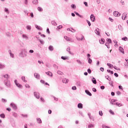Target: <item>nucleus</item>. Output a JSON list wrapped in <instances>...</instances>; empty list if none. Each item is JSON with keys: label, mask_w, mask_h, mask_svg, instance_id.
<instances>
[{"label": "nucleus", "mask_w": 128, "mask_h": 128, "mask_svg": "<svg viewBox=\"0 0 128 128\" xmlns=\"http://www.w3.org/2000/svg\"><path fill=\"white\" fill-rule=\"evenodd\" d=\"M104 38H102L100 40H99L100 44H104Z\"/></svg>", "instance_id": "6e6552de"}, {"label": "nucleus", "mask_w": 128, "mask_h": 128, "mask_svg": "<svg viewBox=\"0 0 128 128\" xmlns=\"http://www.w3.org/2000/svg\"><path fill=\"white\" fill-rule=\"evenodd\" d=\"M4 12H8V8H5Z\"/></svg>", "instance_id": "6e6d98bb"}, {"label": "nucleus", "mask_w": 128, "mask_h": 128, "mask_svg": "<svg viewBox=\"0 0 128 128\" xmlns=\"http://www.w3.org/2000/svg\"><path fill=\"white\" fill-rule=\"evenodd\" d=\"M21 80H22L24 82H26V78L24 76H22Z\"/></svg>", "instance_id": "cd10ccee"}, {"label": "nucleus", "mask_w": 128, "mask_h": 128, "mask_svg": "<svg viewBox=\"0 0 128 128\" xmlns=\"http://www.w3.org/2000/svg\"><path fill=\"white\" fill-rule=\"evenodd\" d=\"M84 6H88V4L87 2H84Z\"/></svg>", "instance_id": "5fc2aeb1"}, {"label": "nucleus", "mask_w": 128, "mask_h": 128, "mask_svg": "<svg viewBox=\"0 0 128 128\" xmlns=\"http://www.w3.org/2000/svg\"><path fill=\"white\" fill-rule=\"evenodd\" d=\"M22 38H25L26 40H28V36L24 34H22Z\"/></svg>", "instance_id": "2eb2a0df"}, {"label": "nucleus", "mask_w": 128, "mask_h": 128, "mask_svg": "<svg viewBox=\"0 0 128 128\" xmlns=\"http://www.w3.org/2000/svg\"><path fill=\"white\" fill-rule=\"evenodd\" d=\"M106 41L109 42V44H112V39L110 38H107Z\"/></svg>", "instance_id": "e433bc0d"}, {"label": "nucleus", "mask_w": 128, "mask_h": 128, "mask_svg": "<svg viewBox=\"0 0 128 128\" xmlns=\"http://www.w3.org/2000/svg\"><path fill=\"white\" fill-rule=\"evenodd\" d=\"M118 88H119V89H120V90H124V89L122 88V86H120V85L118 86Z\"/></svg>", "instance_id": "052dcab7"}, {"label": "nucleus", "mask_w": 128, "mask_h": 128, "mask_svg": "<svg viewBox=\"0 0 128 128\" xmlns=\"http://www.w3.org/2000/svg\"><path fill=\"white\" fill-rule=\"evenodd\" d=\"M92 90L94 92H96V88H92Z\"/></svg>", "instance_id": "e2e57ef3"}, {"label": "nucleus", "mask_w": 128, "mask_h": 128, "mask_svg": "<svg viewBox=\"0 0 128 128\" xmlns=\"http://www.w3.org/2000/svg\"><path fill=\"white\" fill-rule=\"evenodd\" d=\"M62 60H68V56H62L61 57Z\"/></svg>", "instance_id": "a211bd4d"}, {"label": "nucleus", "mask_w": 128, "mask_h": 128, "mask_svg": "<svg viewBox=\"0 0 128 128\" xmlns=\"http://www.w3.org/2000/svg\"><path fill=\"white\" fill-rule=\"evenodd\" d=\"M100 88L101 90H104V86H100Z\"/></svg>", "instance_id": "774afa93"}, {"label": "nucleus", "mask_w": 128, "mask_h": 128, "mask_svg": "<svg viewBox=\"0 0 128 128\" xmlns=\"http://www.w3.org/2000/svg\"><path fill=\"white\" fill-rule=\"evenodd\" d=\"M26 28H27V30H32V26H26Z\"/></svg>", "instance_id": "72a5a7b5"}, {"label": "nucleus", "mask_w": 128, "mask_h": 128, "mask_svg": "<svg viewBox=\"0 0 128 128\" xmlns=\"http://www.w3.org/2000/svg\"><path fill=\"white\" fill-rule=\"evenodd\" d=\"M119 50L120 52H122L123 54H124V48H122V46L119 47Z\"/></svg>", "instance_id": "0eeeda50"}, {"label": "nucleus", "mask_w": 128, "mask_h": 128, "mask_svg": "<svg viewBox=\"0 0 128 128\" xmlns=\"http://www.w3.org/2000/svg\"><path fill=\"white\" fill-rule=\"evenodd\" d=\"M105 78H106V80H111L110 78V76H106Z\"/></svg>", "instance_id": "ea45409f"}, {"label": "nucleus", "mask_w": 128, "mask_h": 128, "mask_svg": "<svg viewBox=\"0 0 128 128\" xmlns=\"http://www.w3.org/2000/svg\"><path fill=\"white\" fill-rule=\"evenodd\" d=\"M11 106H12V108H14V110H16V104L14 103H12L10 104Z\"/></svg>", "instance_id": "dca6fc26"}, {"label": "nucleus", "mask_w": 128, "mask_h": 128, "mask_svg": "<svg viewBox=\"0 0 128 128\" xmlns=\"http://www.w3.org/2000/svg\"><path fill=\"white\" fill-rule=\"evenodd\" d=\"M37 122H38V124H42V120L40 118H38L37 119Z\"/></svg>", "instance_id": "f704fd0d"}, {"label": "nucleus", "mask_w": 128, "mask_h": 128, "mask_svg": "<svg viewBox=\"0 0 128 128\" xmlns=\"http://www.w3.org/2000/svg\"><path fill=\"white\" fill-rule=\"evenodd\" d=\"M32 4H38V0H34L32 1Z\"/></svg>", "instance_id": "4be33fe9"}, {"label": "nucleus", "mask_w": 128, "mask_h": 128, "mask_svg": "<svg viewBox=\"0 0 128 128\" xmlns=\"http://www.w3.org/2000/svg\"><path fill=\"white\" fill-rule=\"evenodd\" d=\"M71 28V32H76V30H74V28Z\"/></svg>", "instance_id": "bf43d9fd"}, {"label": "nucleus", "mask_w": 128, "mask_h": 128, "mask_svg": "<svg viewBox=\"0 0 128 128\" xmlns=\"http://www.w3.org/2000/svg\"><path fill=\"white\" fill-rule=\"evenodd\" d=\"M57 73L58 74H60L61 76H62V74H64V72H62L60 70H58Z\"/></svg>", "instance_id": "7c9ffc66"}, {"label": "nucleus", "mask_w": 128, "mask_h": 128, "mask_svg": "<svg viewBox=\"0 0 128 128\" xmlns=\"http://www.w3.org/2000/svg\"><path fill=\"white\" fill-rule=\"evenodd\" d=\"M34 96H40V94L38 92H34Z\"/></svg>", "instance_id": "ddd939ff"}, {"label": "nucleus", "mask_w": 128, "mask_h": 128, "mask_svg": "<svg viewBox=\"0 0 128 128\" xmlns=\"http://www.w3.org/2000/svg\"><path fill=\"white\" fill-rule=\"evenodd\" d=\"M126 14L124 13L122 15V20H126Z\"/></svg>", "instance_id": "4468645a"}, {"label": "nucleus", "mask_w": 128, "mask_h": 128, "mask_svg": "<svg viewBox=\"0 0 128 128\" xmlns=\"http://www.w3.org/2000/svg\"><path fill=\"white\" fill-rule=\"evenodd\" d=\"M128 40V38L127 37H124L123 38H122V40Z\"/></svg>", "instance_id": "864d4df0"}, {"label": "nucleus", "mask_w": 128, "mask_h": 128, "mask_svg": "<svg viewBox=\"0 0 128 128\" xmlns=\"http://www.w3.org/2000/svg\"><path fill=\"white\" fill-rule=\"evenodd\" d=\"M86 22L88 24V26H92V24H90V22L88 20H86Z\"/></svg>", "instance_id": "79ce46f5"}, {"label": "nucleus", "mask_w": 128, "mask_h": 128, "mask_svg": "<svg viewBox=\"0 0 128 128\" xmlns=\"http://www.w3.org/2000/svg\"><path fill=\"white\" fill-rule=\"evenodd\" d=\"M66 51L68 52H69V54H72V52H70V48H68L67 49H66Z\"/></svg>", "instance_id": "5701e85b"}, {"label": "nucleus", "mask_w": 128, "mask_h": 128, "mask_svg": "<svg viewBox=\"0 0 128 128\" xmlns=\"http://www.w3.org/2000/svg\"><path fill=\"white\" fill-rule=\"evenodd\" d=\"M78 108H82V103H79L78 105Z\"/></svg>", "instance_id": "393cba45"}, {"label": "nucleus", "mask_w": 128, "mask_h": 128, "mask_svg": "<svg viewBox=\"0 0 128 128\" xmlns=\"http://www.w3.org/2000/svg\"><path fill=\"white\" fill-rule=\"evenodd\" d=\"M99 114L100 116H102V114H104L102 113V111H99Z\"/></svg>", "instance_id": "49530a36"}, {"label": "nucleus", "mask_w": 128, "mask_h": 128, "mask_svg": "<svg viewBox=\"0 0 128 128\" xmlns=\"http://www.w3.org/2000/svg\"><path fill=\"white\" fill-rule=\"evenodd\" d=\"M107 66H109V68H112L114 66V65H112L110 63H108Z\"/></svg>", "instance_id": "2f4dec72"}, {"label": "nucleus", "mask_w": 128, "mask_h": 128, "mask_svg": "<svg viewBox=\"0 0 128 128\" xmlns=\"http://www.w3.org/2000/svg\"><path fill=\"white\" fill-rule=\"evenodd\" d=\"M46 32L48 34H50V29L48 28H47Z\"/></svg>", "instance_id": "3c124183"}, {"label": "nucleus", "mask_w": 128, "mask_h": 128, "mask_svg": "<svg viewBox=\"0 0 128 128\" xmlns=\"http://www.w3.org/2000/svg\"><path fill=\"white\" fill-rule=\"evenodd\" d=\"M38 10L39 12H42V8H40V7H38Z\"/></svg>", "instance_id": "4c0bfd02"}, {"label": "nucleus", "mask_w": 128, "mask_h": 128, "mask_svg": "<svg viewBox=\"0 0 128 128\" xmlns=\"http://www.w3.org/2000/svg\"><path fill=\"white\" fill-rule=\"evenodd\" d=\"M85 92L86 94L90 96H92V93H90L88 90H86Z\"/></svg>", "instance_id": "9d476101"}, {"label": "nucleus", "mask_w": 128, "mask_h": 128, "mask_svg": "<svg viewBox=\"0 0 128 128\" xmlns=\"http://www.w3.org/2000/svg\"><path fill=\"white\" fill-rule=\"evenodd\" d=\"M94 125L92 124H90L88 126V128H94Z\"/></svg>", "instance_id": "13d9d810"}, {"label": "nucleus", "mask_w": 128, "mask_h": 128, "mask_svg": "<svg viewBox=\"0 0 128 128\" xmlns=\"http://www.w3.org/2000/svg\"><path fill=\"white\" fill-rule=\"evenodd\" d=\"M113 14L114 16H120V14L117 11H114L113 13Z\"/></svg>", "instance_id": "20e7f679"}, {"label": "nucleus", "mask_w": 128, "mask_h": 128, "mask_svg": "<svg viewBox=\"0 0 128 128\" xmlns=\"http://www.w3.org/2000/svg\"><path fill=\"white\" fill-rule=\"evenodd\" d=\"M87 60H88V62L89 64H92V58H87Z\"/></svg>", "instance_id": "a878e982"}, {"label": "nucleus", "mask_w": 128, "mask_h": 128, "mask_svg": "<svg viewBox=\"0 0 128 128\" xmlns=\"http://www.w3.org/2000/svg\"><path fill=\"white\" fill-rule=\"evenodd\" d=\"M38 40H39L40 44H44V40H41L40 39H38Z\"/></svg>", "instance_id": "c85d7f7f"}, {"label": "nucleus", "mask_w": 128, "mask_h": 128, "mask_svg": "<svg viewBox=\"0 0 128 128\" xmlns=\"http://www.w3.org/2000/svg\"><path fill=\"white\" fill-rule=\"evenodd\" d=\"M4 84L7 88H10V82L8 79L4 80Z\"/></svg>", "instance_id": "f03ea898"}, {"label": "nucleus", "mask_w": 128, "mask_h": 128, "mask_svg": "<svg viewBox=\"0 0 128 128\" xmlns=\"http://www.w3.org/2000/svg\"><path fill=\"white\" fill-rule=\"evenodd\" d=\"M64 38H65V40H70V38H68V36H64Z\"/></svg>", "instance_id": "8fccbe9b"}, {"label": "nucleus", "mask_w": 128, "mask_h": 128, "mask_svg": "<svg viewBox=\"0 0 128 128\" xmlns=\"http://www.w3.org/2000/svg\"><path fill=\"white\" fill-rule=\"evenodd\" d=\"M71 8H73L74 10H76V4H72L71 5Z\"/></svg>", "instance_id": "bb28decb"}, {"label": "nucleus", "mask_w": 128, "mask_h": 128, "mask_svg": "<svg viewBox=\"0 0 128 128\" xmlns=\"http://www.w3.org/2000/svg\"><path fill=\"white\" fill-rule=\"evenodd\" d=\"M28 52L24 50H22L21 52L19 54V56L20 58H24V56H27Z\"/></svg>", "instance_id": "f257e3e1"}, {"label": "nucleus", "mask_w": 128, "mask_h": 128, "mask_svg": "<svg viewBox=\"0 0 128 128\" xmlns=\"http://www.w3.org/2000/svg\"><path fill=\"white\" fill-rule=\"evenodd\" d=\"M109 112L110 114H114V111H112V110H110Z\"/></svg>", "instance_id": "37998d69"}, {"label": "nucleus", "mask_w": 128, "mask_h": 128, "mask_svg": "<svg viewBox=\"0 0 128 128\" xmlns=\"http://www.w3.org/2000/svg\"><path fill=\"white\" fill-rule=\"evenodd\" d=\"M8 52L10 53V56H11V58H14V54H12V50H9Z\"/></svg>", "instance_id": "6ab92c4d"}, {"label": "nucleus", "mask_w": 128, "mask_h": 128, "mask_svg": "<svg viewBox=\"0 0 128 128\" xmlns=\"http://www.w3.org/2000/svg\"><path fill=\"white\" fill-rule=\"evenodd\" d=\"M3 76L4 78H6V80H8V74L4 75Z\"/></svg>", "instance_id": "473e14b6"}, {"label": "nucleus", "mask_w": 128, "mask_h": 128, "mask_svg": "<svg viewBox=\"0 0 128 128\" xmlns=\"http://www.w3.org/2000/svg\"><path fill=\"white\" fill-rule=\"evenodd\" d=\"M72 90H76V86H74L72 87Z\"/></svg>", "instance_id": "a18cd8bd"}, {"label": "nucleus", "mask_w": 128, "mask_h": 128, "mask_svg": "<svg viewBox=\"0 0 128 128\" xmlns=\"http://www.w3.org/2000/svg\"><path fill=\"white\" fill-rule=\"evenodd\" d=\"M92 82H93V84H96V78H92Z\"/></svg>", "instance_id": "f3484780"}, {"label": "nucleus", "mask_w": 128, "mask_h": 128, "mask_svg": "<svg viewBox=\"0 0 128 128\" xmlns=\"http://www.w3.org/2000/svg\"><path fill=\"white\" fill-rule=\"evenodd\" d=\"M62 82L64 84H68V80L65 78L62 80Z\"/></svg>", "instance_id": "1a4fd4ad"}, {"label": "nucleus", "mask_w": 128, "mask_h": 128, "mask_svg": "<svg viewBox=\"0 0 128 128\" xmlns=\"http://www.w3.org/2000/svg\"><path fill=\"white\" fill-rule=\"evenodd\" d=\"M76 62H78V64H82V62H80V60H77Z\"/></svg>", "instance_id": "680f3d73"}, {"label": "nucleus", "mask_w": 128, "mask_h": 128, "mask_svg": "<svg viewBox=\"0 0 128 128\" xmlns=\"http://www.w3.org/2000/svg\"><path fill=\"white\" fill-rule=\"evenodd\" d=\"M6 68V65L4 64H0V69L4 70Z\"/></svg>", "instance_id": "9b49d317"}, {"label": "nucleus", "mask_w": 128, "mask_h": 128, "mask_svg": "<svg viewBox=\"0 0 128 128\" xmlns=\"http://www.w3.org/2000/svg\"><path fill=\"white\" fill-rule=\"evenodd\" d=\"M29 52H30V54H34V50H29Z\"/></svg>", "instance_id": "69168bd1"}, {"label": "nucleus", "mask_w": 128, "mask_h": 128, "mask_svg": "<svg viewBox=\"0 0 128 128\" xmlns=\"http://www.w3.org/2000/svg\"><path fill=\"white\" fill-rule=\"evenodd\" d=\"M114 76L116 77V78H118V73L116 72L114 74Z\"/></svg>", "instance_id": "603ef678"}, {"label": "nucleus", "mask_w": 128, "mask_h": 128, "mask_svg": "<svg viewBox=\"0 0 128 128\" xmlns=\"http://www.w3.org/2000/svg\"><path fill=\"white\" fill-rule=\"evenodd\" d=\"M58 30H60V28H62V25H60V26H58Z\"/></svg>", "instance_id": "4d7b16f0"}, {"label": "nucleus", "mask_w": 128, "mask_h": 128, "mask_svg": "<svg viewBox=\"0 0 128 128\" xmlns=\"http://www.w3.org/2000/svg\"><path fill=\"white\" fill-rule=\"evenodd\" d=\"M90 18L92 20V22H96V17H94V14H92L91 16H90Z\"/></svg>", "instance_id": "7ed1b4c3"}, {"label": "nucleus", "mask_w": 128, "mask_h": 128, "mask_svg": "<svg viewBox=\"0 0 128 128\" xmlns=\"http://www.w3.org/2000/svg\"><path fill=\"white\" fill-rule=\"evenodd\" d=\"M114 70H120V68H118V67H116V66H114Z\"/></svg>", "instance_id": "58836bf2"}, {"label": "nucleus", "mask_w": 128, "mask_h": 128, "mask_svg": "<svg viewBox=\"0 0 128 128\" xmlns=\"http://www.w3.org/2000/svg\"><path fill=\"white\" fill-rule=\"evenodd\" d=\"M16 86L19 88H22V84H20L18 83L16 84Z\"/></svg>", "instance_id": "b1692460"}, {"label": "nucleus", "mask_w": 128, "mask_h": 128, "mask_svg": "<svg viewBox=\"0 0 128 128\" xmlns=\"http://www.w3.org/2000/svg\"><path fill=\"white\" fill-rule=\"evenodd\" d=\"M94 32H95V34H98V36H100V28H97L95 30Z\"/></svg>", "instance_id": "423d86ee"}, {"label": "nucleus", "mask_w": 128, "mask_h": 128, "mask_svg": "<svg viewBox=\"0 0 128 128\" xmlns=\"http://www.w3.org/2000/svg\"><path fill=\"white\" fill-rule=\"evenodd\" d=\"M30 16L31 18H34V13L31 12L30 14Z\"/></svg>", "instance_id": "338daca9"}, {"label": "nucleus", "mask_w": 128, "mask_h": 128, "mask_svg": "<svg viewBox=\"0 0 128 128\" xmlns=\"http://www.w3.org/2000/svg\"><path fill=\"white\" fill-rule=\"evenodd\" d=\"M46 74L47 76H52V73L50 72H46Z\"/></svg>", "instance_id": "f8f14e48"}, {"label": "nucleus", "mask_w": 128, "mask_h": 128, "mask_svg": "<svg viewBox=\"0 0 128 128\" xmlns=\"http://www.w3.org/2000/svg\"><path fill=\"white\" fill-rule=\"evenodd\" d=\"M74 14H76V16H79L80 18H84V16L80 14H78V12H74Z\"/></svg>", "instance_id": "39448f33"}, {"label": "nucleus", "mask_w": 128, "mask_h": 128, "mask_svg": "<svg viewBox=\"0 0 128 128\" xmlns=\"http://www.w3.org/2000/svg\"><path fill=\"white\" fill-rule=\"evenodd\" d=\"M0 118H4V116H5L4 114H0Z\"/></svg>", "instance_id": "a19ab883"}, {"label": "nucleus", "mask_w": 128, "mask_h": 128, "mask_svg": "<svg viewBox=\"0 0 128 128\" xmlns=\"http://www.w3.org/2000/svg\"><path fill=\"white\" fill-rule=\"evenodd\" d=\"M100 70H101V72H104V68L101 67L100 68Z\"/></svg>", "instance_id": "0e129e2a"}, {"label": "nucleus", "mask_w": 128, "mask_h": 128, "mask_svg": "<svg viewBox=\"0 0 128 128\" xmlns=\"http://www.w3.org/2000/svg\"><path fill=\"white\" fill-rule=\"evenodd\" d=\"M35 26H36V28H37V30H40V26H38V25H36Z\"/></svg>", "instance_id": "de8ad7c7"}, {"label": "nucleus", "mask_w": 128, "mask_h": 128, "mask_svg": "<svg viewBox=\"0 0 128 128\" xmlns=\"http://www.w3.org/2000/svg\"><path fill=\"white\" fill-rule=\"evenodd\" d=\"M52 24H53L54 26H57L58 24H56V21L53 20L52 22Z\"/></svg>", "instance_id": "c756f323"}, {"label": "nucleus", "mask_w": 128, "mask_h": 128, "mask_svg": "<svg viewBox=\"0 0 128 128\" xmlns=\"http://www.w3.org/2000/svg\"><path fill=\"white\" fill-rule=\"evenodd\" d=\"M34 76L36 78H38L40 77V74H38V73H34Z\"/></svg>", "instance_id": "aec40b11"}, {"label": "nucleus", "mask_w": 128, "mask_h": 128, "mask_svg": "<svg viewBox=\"0 0 128 128\" xmlns=\"http://www.w3.org/2000/svg\"><path fill=\"white\" fill-rule=\"evenodd\" d=\"M88 74H92V70H90V68H88Z\"/></svg>", "instance_id": "c03bdc74"}, {"label": "nucleus", "mask_w": 128, "mask_h": 128, "mask_svg": "<svg viewBox=\"0 0 128 128\" xmlns=\"http://www.w3.org/2000/svg\"><path fill=\"white\" fill-rule=\"evenodd\" d=\"M25 86L26 88H30V85L28 84H26L25 85Z\"/></svg>", "instance_id": "09e8293b"}, {"label": "nucleus", "mask_w": 128, "mask_h": 128, "mask_svg": "<svg viewBox=\"0 0 128 128\" xmlns=\"http://www.w3.org/2000/svg\"><path fill=\"white\" fill-rule=\"evenodd\" d=\"M48 50H49L52 52V50H54V46H49Z\"/></svg>", "instance_id": "412c9836"}, {"label": "nucleus", "mask_w": 128, "mask_h": 128, "mask_svg": "<svg viewBox=\"0 0 128 128\" xmlns=\"http://www.w3.org/2000/svg\"><path fill=\"white\" fill-rule=\"evenodd\" d=\"M6 34L7 36L10 37V36H12V34H10V33L9 32H6Z\"/></svg>", "instance_id": "c9c22d12"}]
</instances>
